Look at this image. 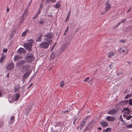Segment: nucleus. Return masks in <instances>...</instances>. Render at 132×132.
Wrapping results in <instances>:
<instances>
[{
    "mask_svg": "<svg viewBox=\"0 0 132 132\" xmlns=\"http://www.w3.org/2000/svg\"><path fill=\"white\" fill-rule=\"evenodd\" d=\"M35 59L34 55L31 53H27L26 57L25 58V61L26 63H31Z\"/></svg>",
    "mask_w": 132,
    "mask_h": 132,
    "instance_id": "nucleus-1",
    "label": "nucleus"
},
{
    "mask_svg": "<svg viewBox=\"0 0 132 132\" xmlns=\"http://www.w3.org/2000/svg\"><path fill=\"white\" fill-rule=\"evenodd\" d=\"M119 53L121 54H123L124 55H126L129 53V51L126 47L122 46L121 47L119 50Z\"/></svg>",
    "mask_w": 132,
    "mask_h": 132,
    "instance_id": "nucleus-2",
    "label": "nucleus"
},
{
    "mask_svg": "<svg viewBox=\"0 0 132 132\" xmlns=\"http://www.w3.org/2000/svg\"><path fill=\"white\" fill-rule=\"evenodd\" d=\"M24 47L26 49L28 50L29 51H31V48L32 46V43L31 42L24 44Z\"/></svg>",
    "mask_w": 132,
    "mask_h": 132,
    "instance_id": "nucleus-3",
    "label": "nucleus"
},
{
    "mask_svg": "<svg viewBox=\"0 0 132 132\" xmlns=\"http://www.w3.org/2000/svg\"><path fill=\"white\" fill-rule=\"evenodd\" d=\"M54 36L53 34L51 32H49L45 35V37H46L47 39H50V40H47V41H52V40L51 39L53 38Z\"/></svg>",
    "mask_w": 132,
    "mask_h": 132,
    "instance_id": "nucleus-4",
    "label": "nucleus"
},
{
    "mask_svg": "<svg viewBox=\"0 0 132 132\" xmlns=\"http://www.w3.org/2000/svg\"><path fill=\"white\" fill-rule=\"evenodd\" d=\"M49 45V44L47 42H44L42 43L40 45L41 48H47Z\"/></svg>",
    "mask_w": 132,
    "mask_h": 132,
    "instance_id": "nucleus-5",
    "label": "nucleus"
},
{
    "mask_svg": "<svg viewBox=\"0 0 132 132\" xmlns=\"http://www.w3.org/2000/svg\"><path fill=\"white\" fill-rule=\"evenodd\" d=\"M109 2L110 1L109 0H108L105 2L106 6L105 10L106 12L108 11L111 8V5L110 4H109Z\"/></svg>",
    "mask_w": 132,
    "mask_h": 132,
    "instance_id": "nucleus-6",
    "label": "nucleus"
},
{
    "mask_svg": "<svg viewBox=\"0 0 132 132\" xmlns=\"http://www.w3.org/2000/svg\"><path fill=\"white\" fill-rule=\"evenodd\" d=\"M105 119L109 121H112L115 120L116 118L113 116H108L105 118Z\"/></svg>",
    "mask_w": 132,
    "mask_h": 132,
    "instance_id": "nucleus-7",
    "label": "nucleus"
},
{
    "mask_svg": "<svg viewBox=\"0 0 132 132\" xmlns=\"http://www.w3.org/2000/svg\"><path fill=\"white\" fill-rule=\"evenodd\" d=\"M25 62V61L24 60H20L17 63L16 65L17 67H20L24 64Z\"/></svg>",
    "mask_w": 132,
    "mask_h": 132,
    "instance_id": "nucleus-8",
    "label": "nucleus"
},
{
    "mask_svg": "<svg viewBox=\"0 0 132 132\" xmlns=\"http://www.w3.org/2000/svg\"><path fill=\"white\" fill-rule=\"evenodd\" d=\"M14 67V65L13 63H10L8 64L6 68L7 69L9 70H12Z\"/></svg>",
    "mask_w": 132,
    "mask_h": 132,
    "instance_id": "nucleus-9",
    "label": "nucleus"
},
{
    "mask_svg": "<svg viewBox=\"0 0 132 132\" xmlns=\"http://www.w3.org/2000/svg\"><path fill=\"white\" fill-rule=\"evenodd\" d=\"M101 125L104 127H106L108 126V123L105 121L102 120L100 122Z\"/></svg>",
    "mask_w": 132,
    "mask_h": 132,
    "instance_id": "nucleus-10",
    "label": "nucleus"
},
{
    "mask_svg": "<svg viewBox=\"0 0 132 132\" xmlns=\"http://www.w3.org/2000/svg\"><path fill=\"white\" fill-rule=\"evenodd\" d=\"M87 121V118L84 119L81 122L80 126V128L81 129L84 126L85 124L86 121Z\"/></svg>",
    "mask_w": 132,
    "mask_h": 132,
    "instance_id": "nucleus-11",
    "label": "nucleus"
},
{
    "mask_svg": "<svg viewBox=\"0 0 132 132\" xmlns=\"http://www.w3.org/2000/svg\"><path fill=\"white\" fill-rule=\"evenodd\" d=\"M18 53L21 54L22 53H24L26 52V50L23 48H20L17 51Z\"/></svg>",
    "mask_w": 132,
    "mask_h": 132,
    "instance_id": "nucleus-12",
    "label": "nucleus"
},
{
    "mask_svg": "<svg viewBox=\"0 0 132 132\" xmlns=\"http://www.w3.org/2000/svg\"><path fill=\"white\" fill-rule=\"evenodd\" d=\"M22 58V57L21 56L19 55H16L14 57V61H16Z\"/></svg>",
    "mask_w": 132,
    "mask_h": 132,
    "instance_id": "nucleus-13",
    "label": "nucleus"
},
{
    "mask_svg": "<svg viewBox=\"0 0 132 132\" xmlns=\"http://www.w3.org/2000/svg\"><path fill=\"white\" fill-rule=\"evenodd\" d=\"M66 48V46H61L60 49L59 53L60 54H61L63 53L64 49Z\"/></svg>",
    "mask_w": 132,
    "mask_h": 132,
    "instance_id": "nucleus-14",
    "label": "nucleus"
},
{
    "mask_svg": "<svg viewBox=\"0 0 132 132\" xmlns=\"http://www.w3.org/2000/svg\"><path fill=\"white\" fill-rule=\"evenodd\" d=\"M115 53V52L111 51L108 53V55L109 57L112 58V56L114 55Z\"/></svg>",
    "mask_w": 132,
    "mask_h": 132,
    "instance_id": "nucleus-15",
    "label": "nucleus"
},
{
    "mask_svg": "<svg viewBox=\"0 0 132 132\" xmlns=\"http://www.w3.org/2000/svg\"><path fill=\"white\" fill-rule=\"evenodd\" d=\"M126 20V19H123L122 20L121 22H119L118 24L116 26H114V29H115V28H116L117 27H118L119 25H120V24H121V23H124L125 22Z\"/></svg>",
    "mask_w": 132,
    "mask_h": 132,
    "instance_id": "nucleus-16",
    "label": "nucleus"
},
{
    "mask_svg": "<svg viewBox=\"0 0 132 132\" xmlns=\"http://www.w3.org/2000/svg\"><path fill=\"white\" fill-rule=\"evenodd\" d=\"M29 72H27L25 73L23 75V78L24 79L27 78L30 74Z\"/></svg>",
    "mask_w": 132,
    "mask_h": 132,
    "instance_id": "nucleus-17",
    "label": "nucleus"
},
{
    "mask_svg": "<svg viewBox=\"0 0 132 132\" xmlns=\"http://www.w3.org/2000/svg\"><path fill=\"white\" fill-rule=\"evenodd\" d=\"M130 111V110H129L125 112H124V113L123 115V116L124 117H126L127 116V115L129 114Z\"/></svg>",
    "mask_w": 132,
    "mask_h": 132,
    "instance_id": "nucleus-18",
    "label": "nucleus"
},
{
    "mask_svg": "<svg viewBox=\"0 0 132 132\" xmlns=\"http://www.w3.org/2000/svg\"><path fill=\"white\" fill-rule=\"evenodd\" d=\"M115 67V64L114 63H112L109 65V67L110 69H112Z\"/></svg>",
    "mask_w": 132,
    "mask_h": 132,
    "instance_id": "nucleus-19",
    "label": "nucleus"
},
{
    "mask_svg": "<svg viewBox=\"0 0 132 132\" xmlns=\"http://www.w3.org/2000/svg\"><path fill=\"white\" fill-rule=\"evenodd\" d=\"M114 113V110H111L109 111L107 113V114H112Z\"/></svg>",
    "mask_w": 132,
    "mask_h": 132,
    "instance_id": "nucleus-20",
    "label": "nucleus"
},
{
    "mask_svg": "<svg viewBox=\"0 0 132 132\" xmlns=\"http://www.w3.org/2000/svg\"><path fill=\"white\" fill-rule=\"evenodd\" d=\"M28 32V30H25L22 34V37H24L26 35L27 33Z\"/></svg>",
    "mask_w": 132,
    "mask_h": 132,
    "instance_id": "nucleus-21",
    "label": "nucleus"
},
{
    "mask_svg": "<svg viewBox=\"0 0 132 132\" xmlns=\"http://www.w3.org/2000/svg\"><path fill=\"white\" fill-rule=\"evenodd\" d=\"M42 36V34H40L39 35V37L37 38L36 41H40L41 40V37Z\"/></svg>",
    "mask_w": 132,
    "mask_h": 132,
    "instance_id": "nucleus-22",
    "label": "nucleus"
},
{
    "mask_svg": "<svg viewBox=\"0 0 132 132\" xmlns=\"http://www.w3.org/2000/svg\"><path fill=\"white\" fill-rule=\"evenodd\" d=\"M5 56L4 55V56H2L1 58V59L0 60V62H2L3 61H4L5 60Z\"/></svg>",
    "mask_w": 132,
    "mask_h": 132,
    "instance_id": "nucleus-23",
    "label": "nucleus"
},
{
    "mask_svg": "<svg viewBox=\"0 0 132 132\" xmlns=\"http://www.w3.org/2000/svg\"><path fill=\"white\" fill-rule=\"evenodd\" d=\"M129 110H130V109L128 107L125 108L122 110V112H124L126 111H127Z\"/></svg>",
    "mask_w": 132,
    "mask_h": 132,
    "instance_id": "nucleus-24",
    "label": "nucleus"
},
{
    "mask_svg": "<svg viewBox=\"0 0 132 132\" xmlns=\"http://www.w3.org/2000/svg\"><path fill=\"white\" fill-rule=\"evenodd\" d=\"M20 95L18 93H16L15 95V100H17L19 98Z\"/></svg>",
    "mask_w": 132,
    "mask_h": 132,
    "instance_id": "nucleus-25",
    "label": "nucleus"
},
{
    "mask_svg": "<svg viewBox=\"0 0 132 132\" xmlns=\"http://www.w3.org/2000/svg\"><path fill=\"white\" fill-rule=\"evenodd\" d=\"M61 6L60 5L59 3H58L56 4L54 6L55 8H60Z\"/></svg>",
    "mask_w": 132,
    "mask_h": 132,
    "instance_id": "nucleus-26",
    "label": "nucleus"
},
{
    "mask_svg": "<svg viewBox=\"0 0 132 132\" xmlns=\"http://www.w3.org/2000/svg\"><path fill=\"white\" fill-rule=\"evenodd\" d=\"M111 129L110 128H108L103 130V132H108L111 130Z\"/></svg>",
    "mask_w": 132,
    "mask_h": 132,
    "instance_id": "nucleus-27",
    "label": "nucleus"
},
{
    "mask_svg": "<svg viewBox=\"0 0 132 132\" xmlns=\"http://www.w3.org/2000/svg\"><path fill=\"white\" fill-rule=\"evenodd\" d=\"M94 126V125L92 123H90L89 124L88 127L90 128H92Z\"/></svg>",
    "mask_w": 132,
    "mask_h": 132,
    "instance_id": "nucleus-28",
    "label": "nucleus"
},
{
    "mask_svg": "<svg viewBox=\"0 0 132 132\" xmlns=\"http://www.w3.org/2000/svg\"><path fill=\"white\" fill-rule=\"evenodd\" d=\"M14 116H12L11 117V121L10 123H12L13 122V121L14 120Z\"/></svg>",
    "mask_w": 132,
    "mask_h": 132,
    "instance_id": "nucleus-29",
    "label": "nucleus"
},
{
    "mask_svg": "<svg viewBox=\"0 0 132 132\" xmlns=\"http://www.w3.org/2000/svg\"><path fill=\"white\" fill-rule=\"evenodd\" d=\"M19 86H17V87H16L15 88H14V92H17V91H18L19 88Z\"/></svg>",
    "mask_w": 132,
    "mask_h": 132,
    "instance_id": "nucleus-30",
    "label": "nucleus"
},
{
    "mask_svg": "<svg viewBox=\"0 0 132 132\" xmlns=\"http://www.w3.org/2000/svg\"><path fill=\"white\" fill-rule=\"evenodd\" d=\"M131 95H132L131 94L128 95L126 96L125 97V98L127 99L128 98H130L131 97Z\"/></svg>",
    "mask_w": 132,
    "mask_h": 132,
    "instance_id": "nucleus-31",
    "label": "nucleus"
},
{
    "mask_svg": "<svg viewBox=\"0 0 132 132\" xmlns=\"http://www.w3.org/2000/svg\"><path fill=\"white\" fill-rule=\"evenodd\" d=\"M64 82L63 81H62L60 83V86L61 87H62L64 84Z\"/></svg>",
    "mask_w": 132,
    "mask_h": 132,
    "instance_id": "nucleus-32",
    "label": "nucleus"
},
{
    "mask_svg": "<svg viewBox=\"0 0 132 132\" xmlns=\"http://www.w3.org/2000/svg\"><path fill=\"white\" fill-rule=\"evenodd\" d=\"M119 120L122 122H125L123 120L122 117L121 116H120V118H119Z\"/></svg>",
    "mask_w": 132,
    "mask_h": 132,
    "instance_id": "nucleus-33",
    "label": "nucleus"
},
{
    "mask_svg": "<svg viewBox=\"0 0 132 132\" xmlns=\"http://www.w3.org/2000/svg\"><path fill=\"white\" fill-rule=\"evenodd\" d=\"M15 30H12V32H13L11 34L10 36H11L13 37V36H14L15 32Z\"/></svg>",
    "mask_w": 132,
    "mask_h": 132,
    "instance_id": "nucleus-34",
    "label": "nucleus"
},
{
    "mask_svg": "<svg viewBox=\"0 0 132 132\" xmlns=\"http://www.w3.org/2000/svg\"><path fill=\"white\" fill-rule=\"evenodd\" d=\"M129 104L132 106V99L129 100Z\"/></svg>",
    "mask_w": 132,
    "mask_h": 132,
    "instance_id": "nucleus-35",
    "label": "nucleus"
},
{
    "mask_svg": "<svg viewBox=\"0 0 132 132\" xmlns=\"http://www.w3.org/2000/svg\"><path fill=\"white\" fill-rule=\"evenodd\" d=\"M70 14V12H69L68 13L67 18L66 19V20H68V19L69 18Z\"/></svg>",
    "mask_w": 132,
    "mask_h": 132,
    "instance_id": "nucleus-36",
    "label": "nucleus"
},
{
    "mask_svg": "<svg viewBox=\"0 0 132 132\" xmlns=\"http://www.w3.org/2000/svg\"><path fill=\"white\" fill-rule=\"evenodd\" d=\"M123 103L125 104H128V103H129V100L128 101L127 100H125L123 101Z\"/></svg>",
    "mask_w": 132,
    "mask_h": 132,
    "instance_id": "nucleus-37",
    "label": "nucleus"
},
{
    "mask_svg": "<svg viewBox=\"0 0 132 132\" xmlns=\"http://www.w3.org/2000/svg\"><path fill=\"white\" fill-rule=\"evenodd\" d=\"M56 0H46V3H48L50 2L51 1H53V2L55 1Z\"/></svg>",
    "mask_w": 132,
    "mask_h": 132,
    "instance_id": "nucleus-38",
    "label": "nucleus"
},
{
    "mask_svg": "<svg viewBox=\"0 0 132 132\" xmlns=\"http://www.w3.org/2000/svg\"><path fill=\"white\" fill-rule=\"evenodd\" d=\"M132 118V116H128V117H127L126 118V119L127 120H129L131 118Z\"/></svg>",
    "mask_w": 132,
    "mask_h": 132,
    "instance_id": "nucleus-39",
    "label": "nucleus"
},
{
    "mask_svg": "<svg viewBox=\"0 0 132 132\" xmlns=\"http://www.w3.org/2000/svg\"><path fill=\"white\" fill-rule=\"evenodd\" d=\"M127 128H132V124H129L127 126Z\"/></svg>",
    "mask_w": 132,
    "mask_h": 132,
    "instance_id": "nucleus-40",
    "label": "nucleus"
},
{
    "mask_svg": "<svg viewBox=\"0 0 132 132\" xmlns=\"http://www.w3.org/2000/svg\"><path fill=\"white\" fill-rule=\"evenodd\" d=\"M57 44V43H55L54 44H53V46H52V50H51V51H52L54 48L55 47V46L56 45V44Z\"/></svg>",
    "mask_w": 132,
    "mask_h": 132,
    "instance_id": "nucleus-41",
    "label": "nucleus"
},
{
    "mask_svg": "<svg viewBox=\"0 0 132 132\" xmlns=\"http://www.w3.org/2000/svg\"><path fill=\"white\" fill-rule=\"evenodd\" d=\"M39 23L40 24H43L44 23V22L43 21H41L39 22Z\"/></svg>",
    "mask_w": 132,
    "mask_h": 132,
    "instance_id": "nucleus-42",
    "label": "nucleus"
},
{
    "mask_svg": "<svg viewBox=\"0 0 132 132\" xmlns=\"http://www.w3.org/2000/svg\"><path fill=\"white\" fill-rule=\"evenodd\" d=\"M77 118H75V119L73 121V124L74 125H75V123L76 121V120H77Z\"/></svg>",
    "mask_w": 132,
    "mask_h": 132,
    "instance_id": "nucleus-43",
    "label": "nucleus"
},
{
    "mask_svg": "<svg viewBox=\"0 0 132 132\" xmlns=\"http://www.w3.org/2000/svg\"><path fill=\"white\" fill-rule=\"evenodd\" d=\"M7 48H6V49H4L3 50V52H7Z\"/></svg>",
    "mask_w": 132,
    "mask_h": 132,
    "instance_id": "nucleus-44",
    "label": "nucleus"
},
{
    "mask_svg": "<svg viewBox=\"0 0 132 132\" xmlns=\"http://www.w3.org/2000/svg\"><path fill=\"white\" fill-rule=\"evenodd\" d=\"M89 79V77H87L85 79L84 81L85 82L86 81H87Z\"/></svg>",
    "mask_w": 132,
    "mask_h": 132,
    "instance_id": "nucleus-45",
    "label": "nucleus"
},
{
    "mask_svg": "<svg viewBox=\"0 0 132 132\" xmlns=\"http://www.w3.org/2000/svg\"><path fill=\"white\" fill-rule=\"evenodd\" d=\"M68 29H69V27H68V26L67 27V28L65 30V32H68Z\"/></svg>",
    "mask_w": 132,
    "mask_h": 132,
    "instance_id": "nucleus-46",
    "label": "nucleus"
},
{
    "mask_svg": "<svg viewBox=\"0 0 132 132\" xmlns=\"http://www.w3.org/2000/svg\"><path fill=\"white\" fill-rule=\"evenodd\" d=\"M38 14H36V15L33 18V19H34L35 18H37V16H38Z\"/></svg>",
    "mask_w": 132,
    "mask_h": 132,
    "instance_id": "nucleus-47",
    "label": "nucleus"
},
{
    "mask_svg": "<svg viewBox=\"0 0 132 132\" xmlns=\"http://www.w3.org/2000/svg\"><path fill=\"white\" fill-rule=\"evenodd\" d=\"M51 57L52 58H53L54 57V55L53 54H52L51 55Z\"/></svg>",
    "mask_w": 132,
    "mask_h": 132,
    "instance_id": "nucleus-48",
    "label": "nucleus"
},
{
    "mask_svg": "<svg viewBox=\"0 0 132 132\" xmlns=\"http://www.w3.org/2000/svg\"><path fill=\"white\" fill-rule=\"evenodd\" d=\"M40 8L39 9V11H38V13L37 14H38H38H40Z\"/></svg>",
    "mask_w": 132,
    "mask_h": 132,
    "instance_id": "nucleus-49",
    "label": "nucleus"
},
{
    "mask_svg": "<svg viewBox=\"0 0 132 132\" xmlns=\"http://www.w3.org/2000/svg\"><path fill=\"white\" fill-rule=\"evenodd\" d=\"M26 66L27 67V68H28L30 67V66L28 65L26 66H24V67H26Z\"/></svg>",
    "mask_w": 132,
    "mask_h": 132,
    "instance_id": "nucleus-50",
    "label": "nucleus"
},
{
    "mask_svg": "<svg viewBox=\"0 0 132 132\" xmlns=\"http://www.w3.org/2000/svg\"><path fill=\"white\" fill-rule=\"evenodd\" d=\"M9 11V8H7L6 9V11H7L8 12Z\"/></svg>",
    "mask_w": 132,
    "mask_h": 132,
    "instance_id": "nucleus-51",
    "label": "nucleus"
},
{
    "mask_svg": "<svg viewBox=\"0 0 132 132\" xmlns=\"http://www.w3.org/2000/svg\"><path fill=\"white\" fill-rule=\"evenodd\" d=\"M12 37H13L11 36H9V38L10 39H11L12 38Z\"/></svg>",
    "mask_w": 132,
    "mask_h": 132,
    "instance_id": "nucleus-52",
    "label": "nucleus"
},
{
    "mask_svg": "<svg viewBox=\"0 0 132 132\" xmlns=\"http://www.w3.org/2000/svg\"><path fill=\"white\" fill-rule=\"evenodd\" d=\"M98 129H99L100 130H101L102 129L100 127H98Z\"/></svg>",
    "mask_w": 132,
    "mask_h": 132,
    "instance_id": "nucleus-53",
    "label": "nucleus"
},
{
    "mask_svg": "<svg viewBox=\"0 0 132 132\" xmlns=\"http://www.w3.org/2000/svg\"><path fill=\"white\" fill-rule=\"evenodd\" d=\"M104 13H105L104 12H102L101 13V14L102 15H103L104 14Z\"/></svg>",
    "mask_w": 132,
    "mask_h": 132,
    "instance_id": "nucleus-54",
    "label": "nucleus"
},
{
    "mask_svg": "<svg viewBox=\"0 0 132 132\" xmlns=\"http://www.w3.org/2000/svg\"><path fill=\"white\" fill-rule=\"evenodd\" d=\"M127 63L129 64H130L131 63V62L129 61L127 62Z\"/></svg>",
    "mask_w": 132,
    "mask_h": 132,
    "instance_id": "nucleus-55",
    "label": "nucleus"
},
{
    "mask_svg": "<svg viewBox=\"0 0 132 132\" xmlns=\"http://www.w3.org/2000/svg\"><path fill=\"white\" fill-rule=\"evenodd\" d=\"M130 9H130L128 11H127V13H128L129 12H130Z\"/></svg>",
    "mask_w": 132,
    "mask_h": 132,
    "instance_id": "nucleus-56",
    "label": "nucleus"
},
{
    "mask_svg": "<svg viewBox=\"0 0 132 132\" xmlns=\"http://www.w3.org/2000/svg\"><path fill=\"white\" fill-rule=\"evenodd\" d=\"M2 95V93L0 91V96Z\"/></svg>",
    "mask_w": 132,
    "mask_h": 132,
    "instance_id": "nucleus-57",
    "label": "nucleus"
},
{
    "mask_svg": "<svg viewBox=\"0 0 132 132\" xmlns=\"http://www.w3.org/2000/svg\"><path fill=\"white\" fill-rule=\"evenodd\" d=\"M89 117V116H87L85 118H87V119Z\"/></svg>",
    "mask_w": 132,
    "mask_h": 132,
    "instance_id": "nucleus-58",
    "label": "nucleus"
},
{
    "mask_svg": "<svg viewBox=\"0 0 132 132\" xmlns=\"http://www.w3.org/2000/svg\"><path fill=\"white\" fill-rule=\"evenodd\" d=\"M28 41H33V40L32 39H31V40H28Z\"/></svg>",
    "mask_w": 132,
    "mask_h": 132,
    "instance_id": "nucleus-59",
    "label": "nucleus"
},
{
    "mask_svg": "<svg viewBox=\"0 0 132 132\" xmlns=\"http://www.w3.org/2000/svg\"><path fill=\"white\" fill-rule=\"evenodd\" d=\"M68 111V110H66V111H64V113H65V112H67Z\"/></svg>",
    "mask_w": 132,
    "mask_h": 132,
    "instance_id": "nucleus-60",
    "label": "nucleus"
},
{
    "mask_svg": "<svg viewBox=\"0 0 132 132\" xmlns=\"http://www.w3.org/2000/svg\"><path fill=\"white\" fill-rule=\"evenodd\" d=\"M48 16H52V15H49Z\"/></svg>",
    "mask_w": 132,
    "mask_h": 132,
    "instance_id": "nucleus-61",
    "label": "nucleus"
},
{
    "mask_svg": "<svg viewBox=\"0 0 132 132\" xmlns=\"http://www.w3.org/2000/svg\"><path fill=\"white\" fill-rule=\"evenodd\" d=\"M26 113H27V114H28V112H27V111H26Z\"/></svg>",
    "mask_w": 132,
    "mask_h": 132,
    "instance_id": "nucleus-62",
    "label": "nucleus"
},
{
    "mask_svg": "<svg viewBox=\"0 0 132 132\" xmlns=\"http://www.w3.org/2000/svg\"><path fill=\"white\" fill-rule=\"evenodd\" d=\"M32 84H31L29 86V87H30V86H31V85H32Z\"/></svg>",
    "mask_w": 132,
    "mask_h": 132,
    "instance_id": "nucleus-63",
    "label": "nucleus"
},
{
    "mask_svg": "<svg viewBox=\"0 0 132 132\" xmlns=\"http://www.w3.org/2000/svg\"><path fill=\"white\" fill-rule=\"evenodd\" d=\"M117 75H120V74H119V73H118L117 74Z\"/></svg>",
    "mask_w": 132,
    "mask_h": 132,
    "instance_id": "nucleus-64",
    "label": "nucleus"
}]
</instances>
